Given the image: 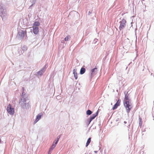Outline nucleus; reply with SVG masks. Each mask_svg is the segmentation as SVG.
Wrapping results in <instances>:
<instances>
[{"instance_id":"f257e3e1","label":"nucleus","mask_w":154,"mask_h":154,"mask_svg":"<svg viewBox=\"0 0 154 154\" xmlns=\"http://www.w3.org/2000/svg\"><path fill=\"white\" fill-rule=\"evenodd\" d=\"M124 105L125 108L127 112L129 113L132 108L131 103L129 101H125L124 102Z\"/></svg>"},{"instance_id":"f03ea898","label":"nucleus","mask_w":154,"mask_h":154,"mask_svg":"<svg viewBox=\"0 0 154 154\" xmlns=\"http://www.w3.org/2000/svg\"><path fill=\"white\" fill-rule=\"evenodd\" d=\"M126 21L124 19H122L120 22V25L119 27V29L120 30L123 29L126 26Z\"/></svg>"},{"instance_id":"7ed1b4c3","label":"nucleus","mask_w":154,"mask_h":154,"mask_svg":"<svg viewBox=\"0 0 154 154\" xmlns=\"http://www.w3.org/2000/svg\"><path fill=\"white\" fill-rule=\"evenodd\" d=\"M7 110L11 115H13L14 113V108L12 107V106L10 104L7 106Z\"/></svg>"},{"instance_id":"20e7f679","label":"nucleus","mask_w":154,"mask_h":154,"mask_svg":"<svg viewBox=\"0 0 154 154\" xmlns=\"http://www.w3.org/2000/svg\"><path fill=\"white\" fill-rule=\"evenodd\" d=\"M26 98H23L21 99L20 100V101L19 103L20 105L22 107L26 106Z\"/></svg>"},{"instance_id":"39448f33","label":"nucleus","mask_w":154,"mask_h":154,"mask_svg":"<svg viewBox=\"0 0 154 154\" xmlns=\"http://www.w3.org/2000/svg\"><path fill=\"white\" fill-rule=\"evenodd\" d=\"M59 138H57V140H55L54 141L51 147L50 148V151H52V150L55 148L56 144L59 141Z\"/></svg>"},{"instance_id":"423d86ee","label":"nucleus","mask_w":154,"mask_h":154,"mask_svg":"<svg viewBox=\"0 0 154 154\" xmlns=\"http://www.w3.org/2000/svg\"><path fill=\"white\" fill-rule=\"evenodd\" d=\"M120 100H118L116 103L114 105L112 109L113 110H114L116 109L117 107L120 105Z\"/></svg>"},{"instance_id":"0eeeda50","label":"nucleus","mask_w":154,"mask_h":154,"mask_svg":"<svg viewBox=\"0 0 154 154\" xmlns=\"http://www.w3.org/2000/svg\"><path fill=\"white\" fill-rule=\"evenodd\" d=\"M33 28V32L35 35L37 34L39 32L38 27H32Z\"/></svg>"},{"instance_id":"6e6552de","label":"nucleus","mask_w":154,"mask_h":154,"mask_svg":"<svg viewBox=\"0 0 154 154\" xmlns=\"http://www.w3.org/2000/svg\"><path fill=\"white\" fill-rule=\"evenodd\" d=\"M98 110H97V112L95 114H93L91 116L90 118V120L89 121V123L93 119H94L95 117L97 116L98 113Z\"/></svg>"},{"instance_id":"1a4fd4ad","label":"nucleus","mask_w":154,"mask_h":154,"mask_svg":"<svg viewBox=\"0 0 154 154\" xmlns=\"http://www.w3.org/2000/svg\"><path fill=\"white\" fill-rule=\"evenodd\" d=\"M43 116V114L42 113H41L39 114L36 117V119L35 121V123H36L41 118L42 116Z\"/></svg>"},{"instance_id":"9d476101","label":"nucleus","mask_w":154,"mask_h":154,"mask_svg":"<svg viewBox=\"0 0 154 154\" xmlns=\"http://www.w3.org/2000/svg\"><path fill=\"white\" fill-rule=\"evenodd\" d=\"M77 70L76 69H74L73 70V73L75 79H77L78 78L77 74L76 72Z\"/></svg>"},{"instance_id":"9b49d317","label":"nucleus","mask_w":154,"mask_h":154,"mask_svg":"<svg viewBox=\"0 0 154 154\" xmlns=\"http://www.w3.org/2000/svg\"><path fill=\"white\" fill-rule=\"evenodd\" d=\"M85 71V69L84 68H82L80 71V73L81 74H84Z\"/></svg>"},{"instance_id":"f8f14e48","label":"nucleus","mask_w":154,"mask_h":154,"mask_svg":"<svg viewBox=\"0 0 154 154\" xmlns=\"http://www.w3.org/2000/svg\"><path fill=\"white\" fill-rule=\"evenodd\" d=\"M97 69V68H95L92 70H91L92 72L91 73V75L92 76H93L95 74H96V72L94 73V72L96 71V70Z\"/></svg>"},{"instance_id":"ddd939ff","label":"nucleus","mask_w":154,"mask_h":154,"mask_svg":"<svg viewBox=\"0 0 154 154\" xmlns=\"http://www.w3.org/2000/svg\"><path fill=\"white\" fill-rule=\"evenodd\" d=\"M40 25V23H39V22H37V21H36L35 22L33 25V27H35V26H37V27H38V26L39 25Z\"/></svg>"},{"instance_id":"4468645a","label":"nucleus","mask_w":154,"mask_h":154,"mask_svg":"<svg viewBox=\"0 0 154 154\" xmlns=\"http://www.w3.org/2000/svg\"><path fill=\"white\" fill-rule=\"evenodd\" d=\"M139 125L140 127L141 128L142 125V119L141 117H139Z\"/></svg>"},{"instance_id":"2eb2a0df","label":"nucleus","mask_w":154,"mask_h":154,"mask_svg":"<svg viewBox=\"0 0 154 154\" xmlns=\"http://www.w3.org/2000/svg\"><path fill=\"white\" fill-rule=\"evenodd\" d=\"M129 101L128 95L127 94H125L124 101Z\"/></svg>"},{"instance_id":"dca6fc26","label":"nucleus","mask_w":154,"mask_h":154,"mask_svg":"<svg viewBox=\"0 0 154 154\" xmlns=\"http://www.w3.org/2000/svg\"><path fill=\"white\" fill-rule=\"evenodd\" d=\"M45 70L43 69H41L40 71L38 72V74H39L40 75H42L43 73L44 72Z\"/></svg>"},{"instance_id":"f3484780","label":"nucleus","mask_w":154,"mask_h":154,"mask_svg":"<svg viewBox=\"0 0 154 154\" xmlns=\"http://www.w3.org/2000/svg\"><path fill=\"white\" fill-rule=\"evenodd\" d=\"M91 141V138H89L88 139L87 143H86V146L87 147Z\"/></svg>"},{"instance_id":"a211bd4d","label":"nucleus","mask_w":154,"mask_h":154,"mask_svg":"<svg viewBox=\"0 0 154 154\" xmlns=\"http://www.w3.org/2000/svg\"><path fill=\"white\" fill-rule=\"evenodd\" d=\"M92 112L90 110H88L86 112V113L87 115H90L91 114Z\"/></svg>"},{"instance_id":"6ab92c4d","label":"nucleus","mask_w":154,"mask_h":154,"mask_svg":"<svg viewBox=\"0 0 154 154\" xmlns=\"http://www.w3.org/2000/svg\"><path fill=\"white\" fill-rule=\"evenodd\" d=\"M70 38V35H67L65 38L64 40L66 41H68Z\"/></svg>"},{"instance_id":"aec40b11","label":"nucleus","mask_w":154,"mask_h":154,"mask_svg":"<svg viewBox=\"0 0 154 154\" xmlns=\"http://www.w3.org/2000/svg\"><path fill=\"white\" fill-rule=\"evenodd\" d=\"M52 151H50V148L49 149V151H48V154H51V152Z\"/></svg>"},{"instance_id":"412c9836","label":"nucleus","mask_w":154,"mask_h":154,"mask_svg":"<svg viewBox=\"0 0 154 154\" xmlns=\"http://www.w3.org/2000/svg\"><path fill=\"white\" fill-rule=\"evenodd\" d=\"M94 152L96 153H97V151H94Z\"/></svg>"},{"instance_id":"4be33fe9","label":"nucleus","mask_w":154,"mask_h":154,"mask_svg":"<svg viewBox=\"0 0 154 154\" xmlns=\"http://www.w3.org/2000/svg\"><path fill=\"white\" fill-rule=\"evenodd\" d=\"M1 139H0V143L1 142Z\"/></svg>"},{"instance_id":"5701e85b","label":"nucleus","mask_w":154,"mask_h":154,"mask_svg":"<svg viewBox=\"0 0 154 154\" xmlns=\"http://www.w3.org/2000/svg\"><path fill=\"white\" fill-rule=\"evenodd\" d=\"M59 138H60V137H59Z\"/></svg>"}]
</instances>
